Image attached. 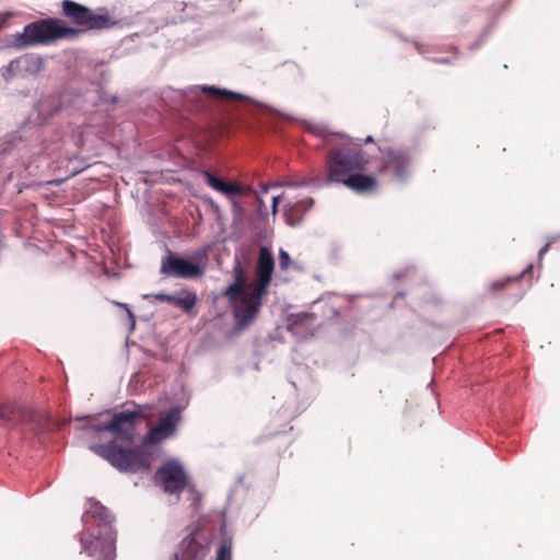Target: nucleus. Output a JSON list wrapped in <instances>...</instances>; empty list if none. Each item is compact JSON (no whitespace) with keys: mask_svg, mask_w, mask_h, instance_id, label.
<instances>
[{"mask_svg":"<svg viewBox=\"0 0 560 560\" xmlns=\"http://www.w3.org/2000/svg\"><path fill=\"white\" fill-rule=\"evenodd\" d=\"M62 11L71 22L85 30H105L121 25V22L114 19L105 8L94 11L74 1L63 0Z\"/></svg>","mask_w":560,"mask_h":560,"instance_id":"obj_8","label":"nucleus"},{"mask_svg":"<svg viewBox=\"0 0 560 560\" xmlns=\"http://www.w3.org/2000/svg\"><path fill=\"white\" fill-rule=\"evenodd\" d=\"M155 481L164 492L177 494L187 485V476L177 459H170L158 470Z\"/></svg>","mask_w":560,"mask_h":560,"instance_id":"obj_11","label":"nucleus"},{"mask_svg":"<svg viewBox=\"0 0 560 560\" xmlns=\"http://www.w3.org/2000/svg\"><path fill=\"white\" fill-rule=\"evenodd\" d=\"M313 183L308 179L291 180L281 184L284 188L282 192L283 217L285 222L295 226L303 220L304 214L312 208L314 200L308 195L300 191V188L307 187Z\"/></svg>","mask_w":560,"mask_h":560,"instance_id":"obj_7","label":"nucleus"},{"mask_svg":"<svg viewBox=\"0 0 560 560\" xmlns=\"http://www.w3.org/2000/svg\"><path fill=\"white\" fill-rule=\"evenodd\" d=\"M145 415L140 406L133 409H125L115 412L108 421H101L95 417H89L81 430L88 435H98L110 432L116 440L132 442L136 436V424Z\"/></svg>","mask_w":560,"mask_h":560,"instance_id":"obj_6","label":"nucleus"},{"mask_svg":"<svg viewBox=\"0 0 560 560\" xmlns=\"http://www.w3.org/2000/svg\"><path fill=\"white\" fill-rule=\"evenodd\" d=\"M510 280H511V278H506L505 280H502V281L501 280L494 281L492 283V289L501 290L505 285V283L509 282Z\"/></svg>","mask_w":560,"mask_h":560,"instance_id":"obj_22","label":"nucleus"},{"mask_svg":"<svg viewBox=\"0 0 560 560\" xmlns=\"http://www.w3.org/2000/svg\"><path fill=\"white\" fill-rule=\"evenodd\" d=\"M14 65L20 68V75H35L44 68V59L36 55H24L14 59Z\"/></svg>","mask_w":560,"mask_h":560,"instance_id":"obj_14","label":"nucleus"},{"mask_svg":"<svg viewBox=\"0 0 560 560\" xmlns=\"http://www.w3.org/2000/svg\"><path fill=\"white\" fill-rule=\"evenodd\" d=\"M365 142L366 143L373 142V138L371 136L366 137L365 138Z\"/></svg>","mask_w":560,"mask_h":560,"instance_id":"obj_27","label":"nucleus"},{"mask_svg":"<svg viewBox=\"0 0 560 560\" xmlns=\"http://www.w3.org/2000/svg\"><path fill=\"white\" fill-rule=\"evenodd\" d=\"M530 269H532V265H530V266H528L526 269H524V270L522 271V273L518 276V278H520V277H522V276H524V275H525L528 270H530Z\"/></svg>","mask_w":560,"mask_h":560,"instance_id":"obj_26","label":"nucleus"},{"mask_svg":"<svg viewBox=\"0 0 560 560\" xmlns=\"http://www.w3.org/2000/svg\"><path fill=\"white\" fill-rule=\"evenodd\" d=\"M82 516L81 552L95 560H115L116 535L112 527L114 517L94 499H89Z\"/></svg>","mask_w":560,"mask_h":560,"instance_id":"obj_3","label":"nucleus"},{"mask_svg":"<svg viewBox=\"0 0 560 560\" xmlns=\"http://www.w3.org/2000/svg\"><path fill=\"white\" fill-rule=\"evenodd\" d=\"M215 560H232V545L223 541L217 551Z\"/></svg>","mask_w":560,"mask_h":560,"instance_id":"obj_17","label":"nucleus"},{"mask_svg":"<svg viewBox=\"0 0 560 560\" xmlns=\"http://www.w3.org/2000/svg\"><path fill=\"white\" fill-rule=\"evenodd\" d=\"M548 248H549V244H546V245H545V246L539 250V253H538V258H539L540 260L542 259L544 255L547 253Z\"/></svg>","mask_w":560,"mask_h":560,"instance_id":"obj_24","label":"nucleus"},{"mask_svg":"<svg viewBox=\"0 0 560 560\" xmlns=\"http://www.w3.org/2000/svg\"><path fill=\"white\" fill-rule=\"evenodd\" d=\"M20 416H21V419L23 420L24 416H25V411H20Z\"/></svg>","mask_w":560,"mask_h":560,"instance_id":"obj_28","label":"nucleus"},{"mask_svg":"<svg viewBox=\"0 0 560 560\" xmlns=\"http://www.w3.org/2000/svg\"><path fill=\"white\" fill-rule=\"evenodd\" d=\"M11 413L13 415V413H14V411L9 412V411H5V410H2V409H1V410H0V420L5 421L7 423H11V421H12V416H11Z\"/></svg>","mask_w":560,"mask_h":560,"instance_id":"obj_20","label":"nucleus"},{"mask_svg":"<svg viewBox=\"0 0 560 560\" xmlns=\"http://www.w3.org/2000/svg\"><path fill=\"white\" fill-rule=\"evenodd\" d=\"M177 420V411L168 412L149 431L144 438L143 445L139 447L124 448L118 446L115 441H110L107 444H92L89 448L118 470L137 472L141 469H147L150 465L151 455L145 452V446L151 443L162 442L171 436L175 432Z\"/></svg>","mask_w":560,"mask_h":560,"instance_id":"obj_2","label":"nucleus"},{"mask_svg":"<svg viewBox=\"0 0 560 560\" xmlns=\"http://www.w3.org/2000/svg\"><path fill=\"white\" fill-rule=\"evenodd\" d=\"M366 163L362 150L357 145L334 148L325 160L326 180L328 184H342L359 194L372 191L377 182L373 176L362 174Z\"/></svg>","mask_w":560,"mask_h":560,"instance_id":"obj_4","label":"nucleus"},{"mask_svg":"<svg viewBox=\"0 0 560 560\" xmlns=\"http://www.w3.org/2000/svg\"><path fill=\"white\" fill-rule=\"evenodd\" d=\"M15 75H20V68H18L14 65V60H12L8 66L2 68V77L8 81Z\"/></svg>","mask_w":560,"mask_h":560,"instance_id":"obj_18","label":"nucleus"},{"mask_svg":"<svg viewBox=\"0 0 560 560\" xmlns=\"http://www.w3.org/2000/svg\"><path fill=\"white\" fill-rule=\"evenodd\" d=\"M208 98H230L237 101H250V98L244 94L230 91L226 89H220L213 85H195L190 88V97L201 100L202 97Z\"/></svg>","mask_w":560,"mask_h":560,"instance_id":"obj_13","label":"nucleus"},{"mask_svg":"<svg viewBox=\"0 0 560 560\" xmlns=\"http://www.w3.org/2000/svg\"><path fill=\"white\" fill-rule=\"evenodd\" d=\"M280 200H282V194L272 197L271 210H272L273 214H276L277 211H278V203H279Z\"/></svg>","mask_w":560,"mask_h":560,"instance_id":"obj_21","label":"nucleus"},{"mask_svg":"<svg viewBox=\"0 0 560 560\" xmlns=\"http://www.w3.org/2000/svg\"><path fill=\"white\" fill-rule=\"evenodd\" d=\"M207 184L213 188L214 190L225 195L226 197H232L234 195H242L243 188L238 185L226 183L223 179L214 176L211 172L206 171L203 173Z\"/></svg>","mask_w":560,"mask_h":560,"instance_id":"obj_15","label":"nucleus"},{"mask_svg":"<svg viewBox=\"0 0 560 560\" xmlns=\"http://www.w3.org/2000/svg\"><path fill=\"white\" fill-rule=\"evenodd\" d=\"M382 166L380 172L390 176L397 183H405L412 172L411 155L401 149H382Z\"/></svg>","mask_w":560,"mask_h":560,"instance_id":"obj_9","label":"nucleus"},{"mask_svg":"<svg viewBox=\"0 0 560 560\" xmlns=\"http://www.w3.org/2000/svg\"><path fill=\"white\" fill-rule=\"evenodd\" d=\"M161 272L168 277L192 279L202 276L203 269L189 259L180 258L168 253L162 260Z\"/></svg>","mask_w":560,"mask_h":560,"instance_id":"obj_12","label":"nucleus"},{"mask_svg":"<svg viewBox=\"0 0 560 560\" xmlns=\"http://www.w3.org/2000/svg\"><path fill=\"white\" fill-rule=\"evenodd\" d=\"M81 33L80 28L68 26L60 20L45 19L25 25L23 32L11 36L9 43L18 49H24L57 39L75 38Z\"/></svg>","mask_w":560,"mask_h":560,"instance_id":"obj_5","label":"nucleus"},{"mask_svg":"<svg viewBox=\"0 0 560 560\" xmlns=\"http://www.w3.org/2000/svg\"><path fill=\"white\" fill-rule=\"evenodd\" d=\"M118 305L124 306L127 310L128 316L131 320V327L133 328L135 327V316H133L132 312L128 308V306L126 304L118 303Z\"/></svg>","mask_w":560,"mask_h":560,"instance_id":"obj_23","label":"nucleus"},{"mask_svg":"<svg viewBox=\"0 0 560 560\" xmlns=\"http://www.w3.org/2000/svg\"><path fill=\"white\" fill-rule=\"evenodd\" d=\"M151 295H144V298H150ZM155 299L165 301L171 305L179 307L185 312H189L196 304V295L191 293H186L185 295H173V294H164L158 293L153 295Z\"/></svg>","mask_w":560,"mask_h":560,"instance_id":"obj_16","label":"nucleus"},{"mask_svg":"<svg viewBox=\"0 0 560 560\" xmlns=\"http://www.w3.org/2000/svg\"><path fill=\"white\" fill-rule=\"evenodd\" d=\"M290 261H291L290 255L285 250L280 249V252H279V266H280V268L285 270L289 267Z\"/></svg>","mask_w":560,"mask_h":560,"instance_id":"obj_19","label":"nucleus"},{"mask_svg":"<svg viewBox=\"0 0 560 560\" xmlns=\"http://www.w3.org/2000/svg\"><path fill=\"white\" fill-rule=\"evenodd\" d=\"M273 269L275 259L271 250L266 246L259 249L255 277L252 282L248 281L241 262L235 261L234 281L225 288L222 294L232 306L237 328H245L258 315L262 305L261 298L271 282Z\"/></svg>","mask_w":560,"mask_h":560,"instance_id":"obj_1","label":"nucleus"},{"mask_svg":"<svg viewBox=\"0 0 560 560\" xmlns=\"http://www.w3.org/2000/svg\"><path fill=\"white\" fill-rule=\"evenodd\" d=\"M336 137H337V136H332V135H331V136H328V138L326 139V142H327V143H331V144H332V143H334V142H332V140H334Z\"/></svg>","mask_w":560,"mask_h":560,"instance_id":"obj_25","label":"nucleus"},{"mask_svg":"<svg viewBox=\"0 0 560 560\" xmlns=\"http://www.w3.org/2000/svg\"><path fill=\"white\" fill-rule=\"evenodd\" d=\"M209 552V538L198 527L179 544L178 551L170 560H205Z\"/></svg>","mask_w":560,"mask_h":560,"instance_id":"obj_10","label":"nucleus"}]
</instances>
